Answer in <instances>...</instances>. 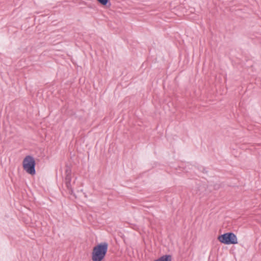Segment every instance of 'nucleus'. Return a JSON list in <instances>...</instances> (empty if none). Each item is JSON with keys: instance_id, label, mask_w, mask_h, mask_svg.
Listing matches in <instances>:
<instances>
[{"instance_id": "nucleus-3", "label": "nucleus", "mask_w": 261, "mask_h": 261, "mask_svg": "<svg viewBox=\"0 0 261 261\" xmlns=\"http://www.w3.org/2000/svg\"><path fill=\"white\" fill-rule=\"evenodd\" d=\"M218 240L224 244H236L238 243L237 236L232 232L225 233L218 237Z\"/></svg>"}, {"instance_id": "nucleus-1", "label": "nucleus", "mask_w": 261, "mask_h": 261, "mask_svg": "<svg viewBox=\"0 0 261 261\" xmlns=\"http://www.w3.org/2000/svg\"><path fill=\"white\" fill-rule=\"evenodd\" d=\"M108 248V244L102 243L95 246L92 252V259L93 261H101L106 256Z\"/></svg>"}, {"instance_id": "nucleus-4", "label": "nucleus", "mask_w": 261, "mask_h": 261, "mask_svg": "<svg viewBox=\"0 0 261 261\" xmlns=\"http://www.w3.org/2000/svg\"><path fill=\"white\" fill-rule=\"evenodd\" d=\"M71 179V177L70 173H67L66 177L65 178V181H66V187L68 189H71V184H70Z\"/></svg>"}, {"instance_id": "nucleus-2", "label": "nucleus", "mask_w": 261, "mask_h": 261, "mask_svg": "<svg viewBox=\"0 0 261 261\" xmlns=\"http://www.w3.org/2000/svg\"><path fill=\"white\" fill-rule=\"evenodd\" d=\"M35 161L34 158L31 155H27L22 161V167L23 170L28 174L34 175L36 173Z\"/></svg>"}, {"instance_id": "nucleus-5", "label": "nucleus", "mask_w": 261, "mask_h": 261, "mask_svg": "<svg viewBox=\"0 0 261 261\" xmlns=\"http://www.w3.org/2000/svg\"><path fill=\"white\" fill-rule=\"evenodd\" d=\"M154 261H171V256L169 255H163Z\"/></svg>"}, {"instance_id": "nucleus-6", "label": "nucleus", "mask_w": 261, "mask_h": 261, "mask_svg": "<svg viewBox=\"0 0 261 261\" xmlns=\"http://www.w3.org/2000/svg\"><path fill=\"white\" fill-rule=\"evenodd\" d=\"M97 1L102 5H106L109 0H97Z\"/></svg>"}]
</instances>
